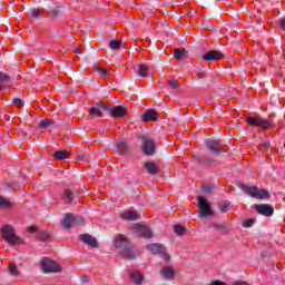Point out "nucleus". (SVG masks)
<instances>
[{"label": "nucleus", "mask_w": 285, "mask_h": 285, "mask_svg": "<svg viewBox=\"0 0 285 285\" xmlns=\"http://www.w3.org/2000/svg\"><path fill=\"white\" fill-rule=\"evenodd\" d=\"M141 140H142L144 155H147L148 157H153V155L157 153V146H159V142L150 138L148 135H142Z\"/></svg>", "instance_id": "3"}, {"label": "nucleus", "mask_w": 285, "mask_h": 285, "mask_svg": "<svg viewBox=\"0 0 285 285\" xmlns=\"http://www.w3.org/2000/svg\"><path fill=\"white\" fill-rule=\"evenodd\" d=\"M96 106L108 112V115L115 119H120V117H126V115H128V109L121 106H110L104 101H98Z\"/></svg>", "instance_id": "1"}, {"label": "nucleus", "mask_w": 285, "mask_h": 285, "mask_svg": "<svg viewBox=\"0 0 285 285\" xmlns=\"http://www.w3.org/2000/svg\"><path fill=\"white\" fill-rule=\"evenodd\" d=\"M8 273H9V275H12L14 277H17V275H20L19 268L13 263L9 264Z\"/></svg>", "instance_id": "32"}, {"label": "nucleus", "mask_w": 285, "mask_h": 285, "mask_svg": "<svg viewBox=\"0 0 285 285\" xmlns=\"http://www.w3.org/2000/svg\"><path fill=\"white\" fill-rule=\"evenodd\" d=\"M140 119L145 124H148V121H158L159 120V114L155 109H147L140 116Z\"/></svg>", "instance_id": "14"}, {"label": "nucleus", "mask_w": 285, "mask_h": 285, "mask_svg": "<svg viewBox=\"0 0 285 285\" xmlns=\"http://www.w3.org/2000/svg\"><path fill=\"white\" fill-rule=\"evenodd\" d=\"M2 237L7 244H10V246H14L17 244H21V237L17 236L14 233V227L11 225H6L2 228Z\"/></svg>", "instance_id": "4"}, {"label": "nucleus", "mask_w": 285, "mask_h": 285, "mask_svg": "<svg viewBox=\"0 0 285 285\" xmlns=\"http://www.w3.org/2000/svg\"><path fill=\"white\" fill-rule=\"evenodd\" d=\"M41 271L43 273H61V266L50 258H43L41 261Z\"/></svg>", "instance_id": "8"}, {"label": "nucleus", "mask_w": 285, "mask_h": 285, "mask_svg": "<svg viewBox=\"0 0 285 285\" xmlns=\"http://www.w3.org/2000/svg\"><path fill=\"white\" fill-rule=\"evenodd\" d=\"M134 233H136L138 237H144L145 239H150L153 237V230H150V227H146L141 224H134Z\"/></svg>", "instance_id": "11"}, {"label": "nucleus", "mask_w": 285, "mask_h": 285, "mask_svg": "<svg viewBox=\"0 0 285 285\" xmlns=\"http://www.w3.org/2000/svg\"><path fill=\"white\" fill-rule=\"evenodd\" d=\"M146 248L153 253V255H159V257H161L165 262H170V255L166 253V247H164V245L155 243L146 245Z\"/></svg>", "instance_id": "7"}, {"label": "nucleus", "mask_w": 285, "mask_h": 285, "mask_svg": "<svg viewBox=\"0 0 285 285\" xmlns=\"http://www.w3.org/2000/svg\"><path fill=\"white\" fill-rule=\"evenodd\" d=\"M167 83L173 90H177V88H179V80H168Z\"/></svg>", "instance_id": "39"}, {"label": "nucleus", "mask_w": 285, "mask_h": 285, "mask_svg": "<svg viewBox=\"0 0 285 285\" xmlns=\"http://www.w3.org/2000/svg\"><path fill=\"white\" fill-rule=\"evenodd\" d=\"M242 190L255 199H268V197H271V193H268V190L259 189L257 187L243 186Z\"/></svg>", "instance_id": "6"}, {"label": "nucleus", "mask_w": 285, "mask_h": 285, "mask_svg": "<svg viewBox=\"0 0 285 285\" xmlns=\"http://www.w3.org/2000/svg\"><path fill=\"white\" fill-rule=\"evenodd\" d=\"M92 117H104V114L99 108L91 107L89 108V118L92 119Z\"/></svg>", "instance_id": "29"}, {"label": "nucleus", "mask_w": 285, "mask_h": 285, "mask_svg": "<svg viewBox=\"0 0 285 285\" xmlns=\"http://www.w3.org/2000/svg\"><path fill=\"white\" fill-rule=\"evenodd\" d=\"M223 57H226L224 52L218 50H209L203 55V61H219V59H223Z\"/></svg>", "instance_id": "13"}, {"label": "nucleus", "mask_w": 285, "mask_h": 285, "mask_svg": "<svg viewBox=\"0 0 285 285\" xmlns=\"http://www.w3.org/2000/svg\"><path fill=\"white\" fill-rule=\"evenodd\" d=\"M92 68L95 70V72H97L99 75V77H108V70L105 69L104 67H101L98 63H94Z\"/></svg>", "instance_id": "26"}, {"label": "nucleus", "mask_w": 285, "mask_h": 285, "mask_svg": "<svg viewBox=\"0 0 285 285\" xmlns=\"http://www.w3.org/2000/svg\"><path fill=\"white\" fill-rule=\"evenodd\" d=\"M73 52H75V55H82L81 49H79V48H76V49L73 50Z\"/></svg>", "instance_id": "51"}, {"label": "nucleus", "mask_w": 285, "mask_h": 285, "mask_svg": "<svg viewBox=\"0 0 285 285\" xmlns=\"http://www.w3.org/2000/svg\"><path fill=\"white\" fill-rule=\"evenodd\" d=\"M79 239L80 242H82V244H87V246H91V248H97L98 246L97 238H95L90 234H82L79 236Z\"/></svg>", "instance_id": "15"}, {"label": "nucleus", "mask_w": 285, "mask_h": 285, "mask_svg": "<svg viewBox=\"0 0 285 285\" xmlns=\"http://www.w3.org/2000/svg\"><path fill=\"white\" fill-rule=\"evenodd\" d=\"M12 104H14V106H17L18 108H23V106H24L23 100H21L19 98H13Z\"/></svg>", "instance_id": "40"}, {"label": "nucleus", "mask_w": 285, "mask_h": 285, "mask_svg": "<svg viewBox=\"0 0 285 285\" xmlns=\"http://www.w3.org/2000/svg\"><path fill=\"white\" fill-rule=\"evenodd\" d=\"M29 14L33 19H41V17H42L41 11H39V9H31Z\"/></svg>", "instance_id": "37"}, {"label": "nucleus", "mask_w": 285, "mask_h": 285, "mask_svg": "<svg viewBox=\"0 0 285 285\" xmlns=\"http://www.w3.org/2000/svg\"><path fill=\"white\" fill-rule=\"evenodd\" d=\"M28 232L29 233H37V227L36 226H29Z\"/></svg>", "instance_id": "48"}, {"label": "nucleus", "mask_w": 285, "mask_h": 285, "mask_svg": "<svg viewBox=\"0 0 285 285\" xmlns=\"http://www.w3.org/2000/svg\"><path fill=\"white\" fill-rule=\"evenodd\" d=\"M263 148H265V150H271V142L269 141H265L263 144Z\"/></svg>", "instance_id": "47"}, {"label": "nucleus", "mask_w": 285, "mask_h": 285, "mask_svg": "<svg viewBox=\"0 0 285 285\" xmlns=\"http://www.w3.org/2000/svg\"><path fill=\"white\" fill-rule=\"evenodd\" d=\"M10 81H12L10 75L0 71V91L3 90V86L10 83Z\"/></svg>", "instance_id": "23"}, {"label": "nucleus", "mask_w": 285, "mask_h": 285, "mask_svg": "<svg viewBox=\"0 0 285 285\" xmlns=\"http://www.w3.org/2000/svg\"><path fill=\"white\" fill-rule=\"evenodd\" d=\"M122 255H124V257H126L127 259H135V257L137 256V255L135 254V252H132L131 249H128V248L124 249Z\"/></svg>", "instance_id": "35"}, {"label": "nucleus", "mask_w": 285, "mask_h": 285, "mask_svg": "<svg viewBox=\"0 0 285 285\" xmlns=\"http://www.w3.org/2000/svg\"><path fill=\"white\" fill-rule=\"evenodd\" d=\"M206 149L213 155H222V141L219 139L209 138L205 141Z\"/></svg>", "instance_id": "10"}, {"label": "nucleus", "mask_w": 285, "mask_h": 285, "mask_svg": "<svg viewBox=\"0 0 285 285\" xmlns=\"http://www.w3.org/2000/svg\"><path fill=\"white\" fill-rule=\"evenodd\" d=\"M117 148H118V150H121L124 153V155H127V153L130 151V148L128 147V142H126V141H120L117 145Z\"/></svg>", "instance_id": "33"}, {"label": "nucleus", "mask_w": 285, "mask_h": 285, "mask_svg": "<svg viewBox=\"0 0 285 285\" xmlns=\"http://www.w3.org/2000/svg\"><path fill=\"white\" fill-rule=\"evenodd\" d=\"M12 207V203H10V200L0 197V208H11Z\"/></svg>", "instance_id": "36"}, {"label": "nucleus", "mask_w": 285, "mask_h": 285, "mask_svg": "<svg viewBox=\"0 0 285 285\" xmlns=\"http://www.w3.org/2000/svg\"><path fill=\"white\" fill-rule=\"evenodd\" d=\"M130 277L136 285H141L144 282V275L137 271L131 272Z\"/></svg>", "instance_id": "22"}, {"label": "nucleus", "mask_w": 285, "mask_h": 285, "mask_svg": "<svg viewBox=\"0 0 285 285\" xmlns=\"http://www.w3.org/2000/svg\"><path fill=\"white\" fill-rule=\"evenodd\" d=\"M83 222V217L75 215V214H66L63 219L61 220V228L63 230H70L72 226H79Z\"/></svg>", "instance_id": "5"}, {"label": "nucleus", "mask_w": 285, "mask_h": 285, "mask_svg": "<svg viewBox=\"0 0 285 285\" xmlns=\"http://www.w3.org/2000/svg\"><path fill=\"white\" fill-rule=\"evenodd\" d=\"M279 26L285 31V19L281 20Z\"/></svg>", "instance_id": "50"}, {"label": "nucleus", "mask_w": 285, "mask_h": 285, "mask_svg": "<svg viewBox=\"0 0 285 285\" xmlns=\"http://www.w3.org/2000/svg\"><path fill=\"white\" fill-rule=\"evenodd\" d=\"M255 224L254 219H247L243 223L244 228H250Z\"/></svg>", "instance_id": "41"}, {"label": "nucleus", "mask_w": 285, "mask_h": 285, "mask_svg": "<svg viewBox=\"0 0 285 285\" xmlns=\"http://www.w3.org/2000/svg\"><path fill=\"white\" fill-rule=\"evenodd\" d=\"M81 279H82V282H87L88 276H83Z\"/></svg>", "instance_id": "52"}, {"label": "nucleus", "mask_w": 285, "mask_h": 285, "mask_svg": "<svg viewBox=\"0 0 285 285\" xmlns=\"http://www.w3.org/2000/svg\"><path fill=\"white\" fill-rule=\"evenodd\" d=\"M196 77H198V79H204L206 77V70L200 69L196 72Z\"/></svg>", "instance_id": "43"}, {"label": "nucleus", "mask_w": 285, "mask_h": 285, "mask_svg": "<svg viewBox=\"0 0 285 285\" xmlns=\"http://www.w3.org/2000/svg\"><path fill=\"white\" fill-rule=\"evenodd\" d=\"M160 274L163 277H165V279H173V277H175V269H173L170 266H165L163 267Z\"/></svg>", "instance_id": "19"}, {"label": "nucleus", "mask_w": 285, "mask_h": 285, "mask_svg": "<svg viewBox=\"0 0 285 285\" xmlns=\"http://www.w3.org/2000/svg\"><path fill=\"white\" fill-rule=\"evenodd\" d=\"M216 10H222L219 7H216Z\"/></svg>", "instance_id": "53"}, {"label": "nucleus", "mask_w": 285, "mask_h": 285, "mask_svg": "<svg viewBox=\"0 0 285 285\" xmlns=\"http://www.w3.org/2000/svg\"><path fill=\"white\" fill-rule=\"evenodd\" d=\"M142 168L147 170L149 175H158L159 174V167L153 161H145L142 163Z\"/></svg>", "instance_id": "17"}, {"label": "nucleus", "mask_w": 285, "mask_h": 285, "mask_svg": "<svg viewBox=\"0 0 285 285\" xmlns=\"http://www.w3.org/2000/svg\"><path fill=\"white\" fill-rule=\"evenodd\" d=\"M109 48L111 50H119V48H121V40H111L109 42Z\"/></svg>", "instance_id": "34"}, {"label": "nucleus", "mask_w": 285, "mask_h": 285, "mask_svg": "<svg viewBox=\"0 0 285 285\" xmlns=\"http://www.w3.org/2000/svg\"><path fill=\"white\" fill-rule=\"evenodd\" d=\"M218 208H219L220 213H228V210L230 209V202L220 200L218 204Z\"/></svg>", "instance_id": "28"}, {"label": "nucleus", "mask_w": 285, "mask_h": 285, "mask_svg": "<svg viewBox=\"0 0 285 285\" xmlns=\"http://www.w3.org/2000/svg\"><path fill=\"white\" fill-rule=\"evenodd\" d=\"M214 228L216 230H226L228 227L226 226V224H214Z\"/></svg>", "instance_id": "42"}, {"label": "nucleus", "mask_w": 285, "mask_h": 285, "mask_svg": "<svg viewBox=\"0 0 285 285\" xmlns=\"http://www.w3.org/2000/svg\"><path fill=\"white\" fill-rule=\"evenodd\" d=\"M40 238H41L42 242H48V233L42 232V233L40 234Z\"/></svg>", "instance_id": "45"}, {"label": "nucleus", "mask_w": 285, "mask_h": 285, "mask_svg": "<svg viewBox=\"0 0 285 285\" xmlns=\"http://www.w3.org/2000/svg\"><path fill=\"white\" fill-rule=\"evenodd\" d=\"M255 210H257L259 215H264L265 217H273V214L275 213V208L273 207V205L269 204L255 205Z\"/></svg>", "instance_id": "12"}, {"label": "nucleus", "mask_w": 285, "mask_h": 285, "mask_svg": "<svg viewBox=\"0 0 285 285\" xmlns=\"http://www.w3.org/2000/svg\"><path fill=\"white\" fill-rule=\"evenodd\" d=\"M248 126L252 128H262V130H271L275 124L271 119L262 118V116H250L246 118Z\"/></svg>", "instance_id": "2"}, {"label": "nucleus", "mask_w": 285, "mask_h": 285, "mask_svg": "<svg viewBox=\"0 0 285 285\" xmlns=\"http://www.w3.org/2000/svg\"><path fill=\"white\" fill-rule=\"evenodd\" d=\"M75 197H79V190L65 189V193L62 195V199L67 204H70L72 202H75Z\"/></svg>", "instance_id": "16"}, {"label": "nucleus", "mask_w": 285, "mask_h": 285, "mask_svg": "<svg viewBox=\"0 0 285 285\" xmlns=\"http://www.w3.org/2000/svg\"><path fill=\"white\" fill-rule=\"evenodd\" d=\"M120 218L126 222H135L137 219V213L135 212H122Z\"/></svg>", "instance_id": "21"}, {"label": "nucleus", "mask_w": 285, "mask_h": 285, "mask_svg": "<svg viewBox=\"0 0 285 285\" xmlns=\"http://www.w3.org/2000/svg\"><path fill=\"white\" fill-rule=\"evenodd\" d=\"M52 126H55V121H52L51 119H43L39 122L38 128L47 130V128H52Z\"/></svg>", "instance_id": "27"}, {"label": "nucleus", "mask_w": 285, "mask_h": 285, "mask_svg": "<svg viewBox=\"0 0 285 285\" xmlns=\"http://www.w3.org/2000/svg\"><path fill=\"white\" fill-rule=\"evenodd\" d=\"M173 229H174V233L177 234L179 237H181L183 235H186V227L179 224L174 225Z\"/></svg>", "instance_id": "30"}, {"label": "nucleus", "mask_w": 285, "mask_h": 285, "mask_svg": "<svg viewBox=\"0 0 285 285\" xmlns=\"http://www.w3.org/2000/svg\"><path fill=\"white\" fill-rule=\"evenodd\" d=\"M128 242V237L124 236V235H119L115 238L114 240V246L116 248H121V246H124L125 244H127Z\"/></svg>", "instance_id": "24"}, {"label": "nucleus", "mask_w": 285, "mask_h": 285, "mask_svg": "<svg viewBox=\"0 0 285 285\" xmlns=\"http://www.w3.org/2000/svg\"><path fill=\"white\" fill-rule=\"evenodd\" d=\"M233 285H249L247 282H234Z\"/></svg>", "instance_id": "49"}, {"label": "nucleus", "mask_w": 285, "mask_h": 285, "mask_svg": "<svg viewBox=\"0 0 285 285\" xmlns=\"http://www.w3.org/2000/svg\"><path fill=\"white\" fill-rule=\"evenodd\" d=\"M186 57H188V51L186 49H174V59L181 61L183 59H186Z\"/></svg>", "instance_id": "18"}, {"label": "nucleus", "mask_w": 285, "mask_h": 285, "mask_svg": "<svg viewBox=\"0 0 285 285\" xmlns=\"http://www.w3.org/2000/svg\"><path fill=\"white\" fill-rule=\"evenodd\" d=\"M148 72H150V68H148V66L146 65L138 66V75H140V77H147Z\"/></svg>", "instance_id": "31"}, {"label": "nucleus", "mask_w": 285, "mask_h": 285, "mask_svg": "<svg viewBox=\"0 0 285 285\" xmlns=\"http://www.w3.org/2000/svg\"><path fill=\"white\" fill-rule=\"evenodd\" d=\"M198 213L200 217H213V210H210V204L204 196H198Z\"/></svg>", "instance_id": "9"}, {"label": "nucleus", "mask_w": 285, "mask_h": 285, "mask_svg": "<svg viewBox=\"0 0 285 285\" xmlns=\"http://www.w3.org/2000/svg\"><path fill=\"white\" fill-rule=\"evenodd\" d=\"M85 157H86V154H81V153L76 154V159H78L79 161H83Z\"/></svg>", "instance_id": "44"}, {"label": "nucleus", "mask_w": 285, "mask_h": 285, "mask_svg": "<svg viewBox=\"0 0 285 285\" xmlns=\"http://www.w3.org/2000/svg\"><path fill=\"white\" fill-rule=\"evenodd\" d=\"M202 188L207 195L213 194V191L215 190V187H213V185L203 184Z\"/></svg>", "instance_id": "38"}, {"label": "nucleus", "mask_w": 285, "mask_h": 285, "mask_svg": "<svg viewBox=\"0 0 285 285\" xmlns=\"http://www.w3.org/2000/svg\"><path fill=\"white\" fill-rule=\"evenodd\" d=\"M57 14H59V8L53 9V10L50 11L51 17H57Z\"/></svg>", "instance_id": "46"}, {"label": "nucleus", "mask_w": 285, "mask_h": 285, "mask_svg": "<svg viewBox=\"0 0 285 285\" xmlns=\"http://www.w3.org/2000/svg\"><path fill=\"white\" fill-rule=\"evenodd\" d=\"M195 161H197V164H203L204 166H210V164H215L214 158L206 156H197Z\"/></svg>", "instance_id": "20"}, {"label": "nucleus", "mask_w": 285, "mask_h": 285, "mask_svg": "<svg viewBox=\"0 0 285 285\" xmlns=\"http://www.w3.org/2000/svg\"><path fill=\"white\" fill-rule=\"evenodd\" d=\"M55 159H59V161H63V159H68L70 157V153L67 150H58L53 154Z\"/></svg>", "instance_id": "25"}]
</instances>
